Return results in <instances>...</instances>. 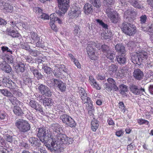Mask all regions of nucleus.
Segmentation results:
<instances>
[{
	"mask_svg": "<svg viewBox=\"0 0 153 153\" xmlns=\"http://www.w3.org/2000/svg\"><path fill=\"white\" fill-rule=\"evenodd\" d=\"M37 137L40 141L44 143L45 146L48 148L53 149L55 145L56 140L53 138V134L51 131L44 127H40L38 128L37 134Z\"/></svg>",
	"mask_w": 153,
	"mask_h": 153,
	"instance_id": "nucleus-1",
	"label": "nucleus"
},
{
	"mask_svg": "<svg viewBox=\"0 0 153 153\" xmlns=\"http://www.w3.org/2000/svg\"><path fill=\"white\" fill-rule=\"evenodd\" d=\"M115 2V0H104L103 1L104 6L107 8L105 11L106 13L111 22L114 24L117 23L120 19L119 14L111 8Z\"/></svg>",
	"mask_w": 153,
	"mask_h": 153,
	"instance_id": "nucleus-2",
	"label": "nucleus"
},
{
	"mask_svg": "<svg viewBox=\"0 0 153 153\" xmlns=\"http://www.w3.org/2000/svg\"><path fill=\"white\" fill-rule=\"evenodd\" d=\"M139 54L132 55L131 56L132 62L134 64L140 65L143 62L146 60L148 58V53L143 50L139 51Z\"/></svg>",
	"mask_w": 153,
	"mask_h": 153,
	"instance_id": "nucleus-3",
	"label": "nucleus"
},
{
	"mask_svg": "<svg viewBox=\"0 0 153 153\" xmlns=\"http://www.w3.org/2000/svg\"><path fill=\"white\" fill-rule=\"evenodd\" d=\"M15 125L21 133H26L30 128V125L27 121L23 119H19L17 120L15 123Z\"/></svg>",
	"mask_w": 153,
	"mask_h": 153,
	"instance_id": "nucleus-4",
	"label": "nucleus"
},
{
	"mask_svg": "<svg viewBox=\"0 0 153 153\" xmlns=\"http://www.w3.org/2000/svg\"><path fill=\"white\" fill-rule=\"evenodd\" d=\"M121 28L125 34L129 36L134 35L136 32L135 26L133 24L127 22L122 23Z\"/></svg>",
	"mask_w": 153,
	"mask_h": 153,
	"instance_id": "nucleus-5",
	"label": "nucleus"
},
{
	"mask_svg": "<svg viewBox=\"0 0 153 153\" xmlns=\"http://www.w3.org/2000/svg\"><path fill=\"white\" fill-rule=\"evenodd\" d=\"M58 140H56L55 145L53 147V149L54 150L56 151L58 148L59 149L62 147L61 145L64 144H70L72 143L73 140L71 138H69L67 137L65 134H61V138L59 139Z\"/></svg>",
	"mask_w": 153,
	"mask_h": 153,
	"instance_id": "nucleus-6",
	"label": "nucleus"
},
{
	"mask_svg": "<svg viewBox=\"0 0 153 153\" xmlns=\"http://www.w3.org/2000/svg\"><path fill=\"white\" fill-rule=\"evenodd\" d=\"M60 119L67 127L72 128L75 127L76 125L74 120L71 116L67 114H65L61 115L60 116Z\"/></svg>",
	"mask_w": 153,
	"mask_h": 153,
	"instance_id": "nucleus-7",
	"label": "nucleus"
},
{
	"mask_svg": "<svg viewBox=\"0 0 153 153\" xmlns=\"http://www.w3.org/2000/svg\"><path fill=\"white\" fill-rule=\"evenodd\" d=\"M129 88L130 92L135 95H141L146 93L144 86L131 84L129 85Z\"/></svg>",
	"mask_w": 153,
	"mask_h": 153,
	"instance_id": "nucleus-8",
	"label": "nucleus"
},
{
	"mask_svg": "<svg viewBox=\"0 0 153 153\" xmlns=\"http://www.w3.org/2000/svg\"><path fill=\"white\" fill-rule=\"evenodd\" d=\"M86 50L88 55L89 58L91 60H95L97 59V56L95 55L94 46H97L95 42H88L87 43Z\"/></svg>",
	"mask_w": 153,
	"mask_h": 153,
	"instance_id": "nucleus-9",
	"label": "nucleus"
},
{
	"mask_svg": "<svg viewBox=\"0 0 153 153\" xmlns=\"http://www.w3.org/2000/svg\"><path fill=\"white\" fill-rule=\"evenodd\" d=\"M51 128L53 130V133L54 135L53 138L56 140H58L61 138V135L64 134L62 133L63 131L61 126L58 123H53L52 125Z\"/></svg>",
	"mask_w": 153,
	"mask_h": 153,
	"instance_id": "nucleus-10",
	"label": "nucleus"
},
{
	"mask_svg": "<svg viewBox=\"0 0 153 153\" xmlns=\"http://www.w3.org/2000/svg\"><path fill=\"white\" fill-rule=\"evenodd\" d=\"M38 91L42 95L50 97L51 96L52 92L51 90L46 85L43 84H39L38 85Z\"/></svg>",
	"mask_w": 153,
	"mask_h": 153,
	"instance_id": "nucleus-11",
	"label": "nucleus"
},
{
	"mask_svg": "<svg viewBox=\"0 0 153 153\" xmlns=\"http://www.w3.org/2000/svg\"><path fill=\"white\" fill-rule=\"evenodd\" d=\"M2 83L5 87L11 91L17 90L18 88L16 83L6 77H4L2 80Z\"/></svg>",
	"mask_w": 153,
	"mask_h": 153,
	"instance_id": "nucleus-12",
	"label": "nucleus"
},
{
	"mask_svg": "<svg viewBox=\"0 0 153 153\" xmlns=\"http://www.w3.org/2000/svg\"><path fill=\"white\" fill-rule=\"evenodd\" d=\"M28 104L29 106L36 110V111L39 112L41 113L43 112L42 106L36 101L33 100H30Z\"/></svg>",
	"mask_w": 153,
	"mask_h": 153,
	"instance_id": "nucleus-13",
	"label": "nucleus"
},
{
	"mask_svg": "<svg viewBox=\"0 0 153 153\" xmlns=\"http://www.w3.org/2000/svg\"><path fill=\"white\" fill-rule=\"evenodd\" d=\"M59 9L63 12H66L69 7V0H57Z\"/></svg>",
	"mask_w": 153,
	"mask_h": 153,
	"instance_id": "nucleus-14",
	"label": "nucleus"
},
{
	"mask_svg": "<svg viewBox=\"0 0 153 153\" xmlns=\"http://www.w3.org/2000/svg\"><path fill=\"white\" fill-rule=\"evenodd\" d=\"M54 88H57L61 92H63L66 91V84L59 79H55Z\"/></svg>",
	"mask_w": 153,
	"mask_h": 153,
	"instance_id": "nucleus-15",
	"label": "nucleus"
},
{
	"mask_svg": "<svg viewBox=\"0 0 153 153\" xmlns=\"http://www.w3.org/2000/svg\"><path fill=\"white\" fill-rule=\"evenodd\" d=\"M81 14L80 8L75 7L71 9V12L69 13L68 15L70 18L74 19L78 17Z\"/></svg>",
	"mask_w": 153,
	"mask_h": 153,
	"instance_id": "nucleus-16",
	"label": "nucleus"
},
{
	"mask_svg": "<svg viewBox=\"0 0 153 153\" xmlns=\"http://www.w3.org/2000/svg\"><path fill=\"white\" fill-rule=\"evenodd\" d=\"M133 76L135 79L137 80H140L144 76L143 72L138 68L134 70L133 73Z\"/></svg>",
	"mask_w": 153,
	"mask_h": 153,
	"instance_id": "nucleus-17",
	"label": "nucleus"
},
{
	"mask_svg": "<svg viewBox=\"0 0 153 153\" xmlns=\"http://www.w3.org/2000/svg\"><path fill=\"white\" fill-rule=\"evenodd\" d=\"M22 77L24 83L26 85H30L32 82V79L30 76L28 72L24 73L22 74Z\"/></svg>",
	"mask_w": 153,
	"mask_h": 153,
	"instance_id": "nucleus-18",
	"label": "nucleus"
},
{
	"mask_svg": "<svg viewBox=\"0 0 153 153\" xmlns=\"http://www.w3.org/2000/svg\"><path fill=\"white\" fill-rule=\"evenodd\" d=\"M29 141L31 146L36 148L39 147L41 144L40 140H39L36 137H30L29 139Z\"/></svg>",
	"mask_w": 153,
	"mask_h": 153,
	"instance_id": "nucleus-19",
	"label": "nucleus"
},
{
	"mask_svg": "<svg viewBox=\"0 0 153 153\" xmlns=\"http://www.w3.org/2000/svg\"><path fill=\"white\" fill-rule=\"evenodd\" d=\"M0 69L7 73H10L12 71L10 66L5 62L0 64Z\"/></svg>",
	"mask_w": 153,
	"mask_h": 153,
	"instance_id": "nucleus-20",
	"label": "nucleus"
},
{
	"mask_svg": "<svg viewBox=\"0 0 153 153\" xmlns=\"http://www.w3.org/2000/svg\"><path fill=\"white\" fill-rule=\"evenodd\" d=\"M116 60L118 63L121 65L125 64L126 61V59L125 54L119 55L116 56Z\"/></svg>",
	"mask_w": 153,
	"mask_h": 153,
	"instance_id": "nucleus-21",
	"label": "nucleus"
},
{
	"mask_svg": "<svg viewBox=\"0 0 153 153\" xmlns=\"http://www.w3.org/2000/svg\"><path fill=\"white\" fill-rule=\"evenodd\" d=\"M115 48L116 51L119 53L125 54L126 52L125 47L122 44H117L115 46Z\"/></svg>",
	"mask_w": 153,
	"mask_h": 153,
	"instance_id": "nucleus-22",
	"label": "nucleus"
},
{
	"mask_svg": "<svg viewBox=\"0 0 153 153\" xmlns=\"http://www.w3.org/2000/svg\"><path fill=\"white\" fill-rule=\"evenodd\" d=\"M130 4L134 7L140 9L142 7V4L139 0H128Z\"/></svg>",
	"mask_w": 153,
	"mask_h": 153,
	"instance_id": "nucleus-23",
	"label": "nucleus"
},
{
	"mask_svg": "<svg viewBox=\"0 0 153 153\" xmlns=\"http://www.w3.org/2000/svg\"><path fill=\"white\" fill-rule=\"evenodd\" d=\"M8 99V100L14 105H23V103L17 100L16 98L12 94Z\"/></svg>",
	"mask_w": 153,
	"mask_h": 153,
	"instance_id": "nucleus-24",
	"label": "nucleus"
},
{
	"mask_svg": "<svg viewBox=\"0 0 153 153\" xmlns=\"http://www.w3.org/2000/svg\"><path fill=\"white\" fill-rule=\"evenodd\" d=\"M83 10L85 13L86 15H88L92 13L93 9L92 6L91 4L87 3L84 5Z\"/></svg>",
	"mask_w": 153,
	"mask_h": 153,
	"instance_id": "nucleus-25",
	"label": "nucleus"
},
{
	"mask_svg": "<svg viewBox=\"0 0 153 153\" xmlns=\"http://www.w3.org/2000/svg\"><path fill=\"white\" fill-rule=\"evenodd\" d=\"M104 88L107 91H117L118 90V88L116 85V84H113L111 85L105 84Z\"/></svg>",
	"mask_w": 153,
	"mask_h": 153,
	"instance_id": "nucleus-26",
	"label": "nucleus"
},
{
	"mask_svg": "<svg viewBox=\"0 0 153 153\" xmlns=\"http://www.w3.org/2000/svg\"><path fill=\"white\" fill-rule=\"evenodd\" d=\"M99 122L96 119L94 118L91 122V128L93 131H96L99 126Z\"/></svg>",
	"mask_w": 153,
	"mask_h": 153,
	"instance_id": "nucleus-27",
	"label": "nucleus"
},
{
	"mask_svg": "<svg viewBox=\"0 0 153 153\" xmlns=\"http://www.w3.org/2000/svg\"><path fill=\"white\" fill-rule=\"evenodd\" d=\"M13 110L14 114L17 116H22L24 114L21 108L17 105L14 106Z\"/></svg>",
	"mask_w": 153,
	"mask_h": 153,
	"instance_id": "nucleus-28",
	"label": "nucleus"
},
{
	"mask_svg": "<svg viewBox=\"0 0 153 153\" xmlns=\"http://www.w3.org/2000/svg\"><path fill=\"white\" fill-rule=\"evenodd\" d=\"M53 103L54 102L52 99L46 97L45 98L43 104L46 108H50L53 105Z\"/></svg>",
	"mask_w": 153,
	"mask_h": 153,
	"instance_id": "nucleus-29",
	"label": "nucleus"
},
{
	"mask_svg": "<svg viewBox=\"0 0 153 153\" xmlns=\"http://www.w3.org/2000/svg\"><path fill=\"white\" fill-rule=\"evenodd\" d=\"M2 59L4 61V62H7L9 63H13V59L11 55L3 54L2 56Z\"/></svg>",
	"mask_w": 153,
	"mask_h": 153,
	"instance_id": "nucleus-30",
	"label": "nucleus"
},
{
	"mask_svg": "<svg viewBox=\"0 0 153 153\" xmlns=\"http://www.w3.org/2000/svg\"><path fill=\"white\" fill-rule=\"evenodd\" d=\"M15 69L17 72L22 73L25 71V65L24 64L20 63L18 64L15 66Z\"/></svg>",
	"mask_w": 153,
	"mask_h": 153,
	"instance_id": "nucleus-31",
	"label": "nucleus"
},
{
	"mask_svg": "<svg viewBox=\"0 0 153 153\" xmlns=\"http://www.w3.org/2000/svg\"><path fill=\"white\" fill-rule=\"evenodd\" d=\"M118 68V66L115 64H111L108 67V73L111 75L116 73Z\"/></svg>",
	"mask_w": 153,
	"mask_h": 153,
	"instance_id": "nucleus-32",
	"label": "nucleus"
},
{
	"mask_svg": "<svg viewBox=\"0 0 153 153\" xmlns=\"http://www.w3.org/2000/svg\"><path fill=\"white\" fill-rule=\"evenodd\" d=\"M107 58L111 62H112L115 57V53L110 50L106 53L105 54Z\"/></svg>",
	"mask_w": 153,
	"mask_h": 153,
	"instance_id": "nucleus-33",
	"label": "nucleus"
},
{
	"mask_svg": "<svg viewBox=\"0 0 153 153\" xmlns=\"http://www.w3.org/2000/svg\"><path fill=\"white\" fill-rule=\"evenodd\" d=\"M140 23L142 24L141 28L142 30L144 31H146L147 29H145L146 28L142 26L143 25L146 24V22L147 19V16L145 15H142L140 17Z\"/></svg>",
	"mask_w": 153,
	"mask_h": 153,
	"instance_id": "nucleus-34",
	"label": "nucleus"
},
{
	"mask_svg": "<svg viewBox=\"0 0 153 153\" xmlns=\"http://www.w3.org/2000/svg\"><path fill=\"white\" fill-rule=\"evenodd\" d=\"M73 33L74 36L77 37H81L80 29L78 26L74 25L73 26Z\"/></svg>",
	"mask_w": 153,
	"mask_h": 153,
	"instance_id": "nucleus-35",
	"label": "nucleus"
},
{
	"mask_svg": "<svg viewBox=\"0 0 153 153\" xmlns=\"http://www.w3.org/2000/svg\"><path fill=\"white\" fill-rule=\"evenodd\" d=\"M50 19L51 22H57L59 24H61L62 21L60 19L57 17V15L55 13H53L50 15Z\"/></svg>",
	"mask_w": 153,
	"mask_h": 153,
	"instance_id": "nucleus-36",
	"label": "nucleus"
},
{
	"mask_svg": "<svg viewBox=\"0 0 153 153\" xmlns=\"http://www.w3.org/2000/svg\"><path fill=\"white\" fill-rule=\"evenodd\" d=\"M81 99L82 100V102L85 104V103L91 104V100L90 97H87V94H85L83 95L80 96Z\"/></svg>",
	"mask_w": 153,
	"mask_h": 153,
	"instance_id": "nucleus-37",
	"label": "nucleus"
},
{
	"mask_svg": "<svg viewBox=\"0 0 153 153\" xmlns=\"http://www.w3.org/2000/svg\"><path fill=\"white\" fill-rule=\"evenodd\" d=\"M42 68L44 72L48 75L50 74L53 72L52 69L49 67L47 64L44 65Z\"/></svg>",
	"mask_w": 153,
	"mask_h": 153,
	"instance_id": "nucleus-38",
	"label": "nucleus"
},
{
	"mask_svg": "<svg viewBox=\"0 0 153 153\" xmlns=\"http://www.w3.org/2000/svg\"><path fill=\"white\" fill-rule=\"evenodd\" d=\"M8 24H9L12 28L13 29L16 30L17 28L19 29L18 25L19 24L18 22H16L13 20H11L8 22Z\"/></svg>",
	"mask_w": 153,
	"mask_h": 153,
	"instance_id": "nucleus-39",
	"label": "nucleus"
},
{
	"mask_svg": "<svg viewBox=\"0 0 153 153\" xmlns=\"http://www.w3.org/2000/svg\"><path fill=\"white\" fill-rule=\"evenodd\" d=\"M119 88L120 89V94L122 95H125L126 94V92L128 91L127 86L124 84H122L119 86Z\"/></svg>",
	"mask_w": 153,
	"mask_h": 153,
	"instance_id": "nucleus-40",
	"label": "nucleus"
},
{
	"mask_svg": "<svg viewBox=\"0 0 153 153\" xmlns=\"http://www.w3.org/2000/svg\"><path fill=\"white\" fill-rule=\"evenodd\" d=\"M90 2L95 7L100 8L101 6L100 0H89Z\"/></svg>",
	"mask_w": 153,
	"mask_h": 153,
	"instance_id": "nucleus-41",
	"label": "nucleus"
},
{
	"mask_svg": "<svg viewBox=\"0 0 153 153\" xmlns=\"http://www.w3.org/2000/svg\"><path fill=\"white\" fill-rule=\"evenodd\" d=\"M0 92L4 96L9 98L13 94L10 91L6 89H0Z\"/></svg>",
	"mask_w": 153,
	"mask_h": 153,
	"instance_id": "nucleus-42",
	"label": "nucleus"
},
{
	"mask_svg": "<svg viewBox=\"0 0 153 153\" xmlns=\"http://www.w3.org/2000/svg\"><path fill=\"white\" fill-rule=\"evenodd\" d=\"M53 72L54 76L56 78H59L61 77L62 73L60 72V68H57L53 70Z\"/></svg>",
	"mask_w": 153,
	"mask_h": 153,
	"instance_id": "nucleus-43",
	"label": "nucleus"
},
{
	"mask_svg": "<svg viewBox=\"0 0 153 153\" xmlns=\"http://www.w3.org/2000/svg\"><path fill=\"white\" fill-rule=\"evenodd\" d=\"M36 46L43 48L45 47L44 42L42 40V39H39L35 41Z\"/></svg>",
	"mask_w": 153,
	"mask_h": 153,
	"instance_id": "nucleus-44",
	"label": "nucleus"
},
{
	"mask_svg": "<svg viewBox=\"0 0 153 153\" xmlns=\"http://www.w3.org/2000/svg\"><path fill=\"white\" fill-rule=\"evenodd\" d=\"M4 9L6 11L9 12H11L13 10V7L7 3H4L3 6Z\"/></svg>",
	"mask_w": 153,
	"mask_h": 153,
	"instance_id": "nucleus-45",
	"label": "nucleus"
},
{
	"mask_svg": "<svg viewBox=\"0 0 153 153\" xmlns=\"http://www.w3.org/2000/svg\"><path fill=\"white\" fill-rule=\"evenodd\" d=\"M7 117L6 113L3 110H0V120L3 121L6 120Z\"/></svg>",
	"mask_w": 153,
	"mask_h": 153,
	"instance_id": "nucleus-46",
	"label": "nucleus"
},
{
	"mask_svg": "<svg viewBox=\"0 0 153 153\" xmlns=\"http://www.w3.org/2000/svg\"><path fill=\"white\" fill-rule=\"evenodd\" d=\"M9 35L11 36L13 38L19 37L21 36L20 34L17 31H15L13 30H12L11 32H10Z\"/></svg>",
	"mask_w": 153,
	"mask_h": 153,
	"instance_id": "nucleus-47",
	"label": "nucleus"
},
{
	"mask_svg": "<svg viewBox=\"0 0 153 153\" xmlns=\"http://www.w3.org/2000/svg\"><path fill=\"white\" fill-rule=\"evenodd\" d=\"M118 106L121 111L123 112L124 113L126 112V106L123 102H120L118 103Z\"/></svg>",
	"mask_w": 153,
	"mask_h": 153,
	"instance_id": "nucleus-48",
	"label": "nucleus"
},
{
	"mask_svg": "<svg viewBox=\"0 0 153 153\" xmlns=\"http://www.w3.org/2000/svg\"><path fill=\"white\" fill-rule=\"evenodd\" d=\"M29 52L30 55L34 56H36L39 54V51L36 50H33L30 48L29 50Z\"/></svg>",
	"mask_w": 153,
	"mask_h": 153,
	"instance_id": "nucleus-49",
	"label": "nucleus"
},
{
	"mask_svg": "<svg viewBox=\"0 0 153 153\" xmlns=\"http://www.w3.org/2000/svg\"><path fill=\"white\" fill-rule=\"evenodd\" d=\"M13 91L12 94L14 96H16V97H22V94L21 92L19 91L18 88L17 90H14Z\"/></svg>",
	"mask_w": 153,
	"mask_h": 153,
	"instance_id": "nucleus-50",
	"label": "nucleus"
},
{
	"mask_svg": "<svg viewBox=\"0 0 153 153\" xmlns=\"http://www.w3.org/2000/svg\"><path fill=\"white\" fill-rule=\"evenodd\" d=\"M101 48L102 51L104 54H105L108 52L110 50L109 49V47L105 45H102Z\"/></svg>",
	"mask_w": 153,
	"mask_h": 153,
	"instance_id": "nucleus-51",
	"label": "nucleus"
},
{
	"mask_svg": "<svg viewBox=\"0 0 153 153\" xmlns=\"http://www.w3.org/2000/svg\"><path fill=\"white\" fill-rule=\"evenodd\" d=\"M138 124L140 125H142L144 124H146L147 125H149V122L146 120L143 119H139L137 120Z\"/></svg>",
	"mask_w": 153,
	"mask_h": 153,
	"instance_id": "nucleus-52",
	"label": "nucleus"
},
{
	"mask_svg": "<svg viewBox=\"0 0 153 153\" xmlns=\"http://www.w3.org/2000/svg\"><path fill=\"white\" fill-rule=\"evenodd\" d=\"M6 142L3 138V137L0 136V147H7V145Z\"/></svg>",
	"mask_w": 153,
	"mask_h": 153,
	"instance_id": "nucleus-53",
	"label": "nucleus"
},
{
	"mask_svg": "<svg viewBox=\"0 0 153 153\" xmlns=\"http://www.w3.org/2000/svg\"><path fill=\"white\" fill-rule=\"evenodd\" d=\"M53 80L52 81L51 80H48L47 81V85L50 87L54 88L55 86V79H56V78H53Z\"/></svg>",
	"mask_w": 153,
	"mask_h": 153,
	"instance_id": "nucleus-54",
	"label": "nucleus"
},
{
	"mask_svg": "<svg viewBox=\"0 0 153 153\" xmlns=\"http://www.w3.org/2000/svg\"><path fill=\"white\" fill-rule=\"evenodd\" d=\"M34 77L36 78L37 79L39 80L42 79V78L43 77V75H42L41 73L39 72L38 70L37 72L34 76Z\"/></svg>",
	"mask_w": 153,
	"mask_h": 153,
	"instance_id": "nucleus-55",
	"label": "nucleus"
},
{
	"mask_svg": "<svg viewBox=\"0 0 153 153\" xmlns=\"http://www.w3.org/2000/svg\"><path fill=\"white\" fill-rule=\"evenodd\" d=\"M29 68L30 71L31 73L33 74L34 76L38 70L36 67L33 66H29Z\"/></svg>",
	"mask_w": 153,
	"mask_h": 153,
	"instance_id": "nucleus-56",
	"label": "nucleus"
},
{
	"mask_svg": "<svg viewBox=\"0 0 153 153\" xmlns=\"http://www.w3.org/2000/svg\"><path fill=\"white\" fill-rule=\"evenodd\" d=\"M135 146V144L134 143L132 142L128 145L127 149L128 150H133Z\"/></svg>",
	"mask_w": 153,
	"mask_h": 153,
	"instance_id": "nucleus-57",
	"label": "nucleus"
},
{
	"mask_svg": "<svg viewBox=\"0 0 153 153\" xmlns=\"http://www.w3.org/2000/svg\"><path fill=\"white\" fill-rule=\"evenodd\" d=\"M107 81L108 82V83H106L105 84H107L109 85H111L113 84H116L115 80L112 78H108L107 79Z\"/></svg>",
	"mask_w": 153,
	"mask_h": 153,
	"instance_id": "nucleus-58",
	"label": "nucleus"
},
{
	"mask_svg": "<svg viewBox=\"0 0 153 153\" xmlns=\"http://www.w3.org/2000/svg\"><path fill=\"white\" fill-rule=\"evenodd\" d=\"M1 49L3 52L7 51L9 52L11 54L12 53V51L10 49H9L8 47L5 46H3L1 47Z\"/></svg>",
	"mask_w": 153,
	"mask_h": 153,
	"instance_id": "nucleus-59",
	"label": "nucleus"
},
{
	"mask_svg": "<svg viewBox=\"0 0 153 153\" xmlns=\"http://www.w3.org/2000/svg\"><path fill=\"white\" fill-rule=\"evenodd\" d=\"M6 139L7 141L10 143H12L14 141L13 137L8 135H6Z\"/></svg>",
	"mask_w": 153,
	"mask_h": 153,
	"instance_id": "nucleus-60",
	"label": "nucleus"
},
{
	"mask_svg": "<svg viewBox=\"0 0 153 153\" xmlns=\"http://www.w3.org/2000/svg\"><path fill=\"white\" fill-rule=\"evenodd\" d=\"M40 15V18L43 19L44 20L48 19H49V16L47 14L42 13Z\"/></svg>",
	"mask_w": 153,
	"mask_h": 153,
	"instance_id": "nucleus-61",
	"label": "nucleus"
},
{
	"mask_svg": "<svg viewBox=\"0 0 153 153\" xmlns=\"http://www.w3.org/2000/svg\"><path fill=\"white\" fill-rule=\"evenodd\" d=\"M79 90V93L80 96L86 94L85 91L84 89L81 87L78 88Z\"/></svg>",
	"mask_w": 153,
	"mask_h": 153,
	"instance_id": "nucleus-62",
	"label": "nucleus"
},
{
	"mask_svg": "<svg viewBox=\"0 0 153 153\" xmlns=\"http://www.w3.org/2000/svg\"><path fill=\"white\" fill-rule=\"evenodd\" d=\"M128 70L126 67H124L121 69V72L123 76H126Z\"/></svg>",
	"mask_w": 153,
	"mask_h": 153,
	"instance_id": "nucleus-63",
	"label": "nucleus"
},
{
	"mask_svg": "<svg viewBox=\"0 0 153 153\" xmlns=\"http://www.w3.org/2000/svg\"><path fill=\"white\" fill-rule=\"evenodd\" d=\"M50 25L51 26V28L55 31L57 30V27H56L55 25L54 24V22H53L50 21Z\"/></svg>",
	"mask_w": 153,
	"mask_h": 153,
	"instance_id": "nucleus-64",
	"label": "nucleus"
}]
</instances>
